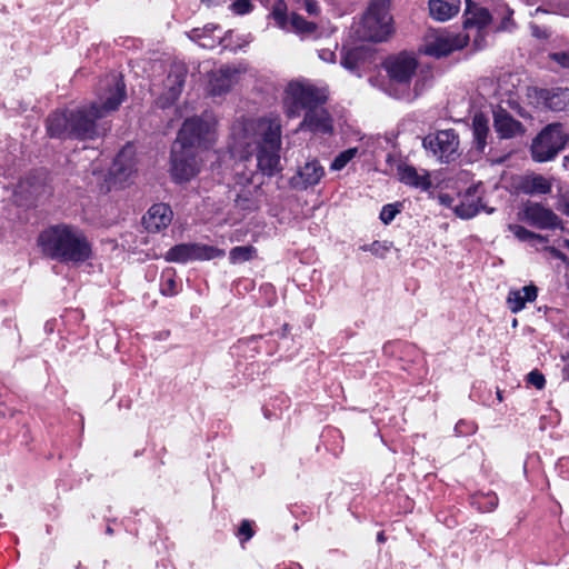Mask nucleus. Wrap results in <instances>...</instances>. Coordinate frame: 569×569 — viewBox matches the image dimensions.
<instances>
[{"instance_id":"obj_12","label":"nucleus","mask_w":569,"mask_h":569,"mask_svg":"<svg viewBox=\"0 0 569 569\" xmlns=\"http://www.w3.org/2000/svg\"><path fill=\"white\" fill-rule=\"evenodd\" d=\"M385 68L392 83L401 87L400 93H395V97L400 99L407 92L410 80L417 69V61L415 57L408 53H400L396 57L389 58L385 62Z\"/></svg>"},{"instance_id":"obj_37","label":"nucleus","mask_w":569,"mask_h":569,"mask_svg":"<svg viewBox=\"0 0 569 569\" xmlns=\"http://www.w3.org/2000/svg\"><path fill=\"white\" fill-rule=\"evenodd\" d=\"M477 425L473 421L459 420L455 426V433L458 437H467L476 433Z\"/></svg>"},{"instance_id":"obj_40","label":"nucleus","mask_w":569,"mask_h":569,"mask_svg":"<svg viewBox=\"0 0 569 569\" xmlns=\"http://www.w3.org/2000/svg\"><path fill=\"white\" fill-rule=\"evenodd\" d=\"M363 251H370L376 256L382 257L385 252L389 250V247L380 241H373L370 244H365L361 247Z\"/></svg>"},{"instance_id":"obj_10","label":"nucleus","mask_w":569,"mask_h":569,"mask_svg":"<svg viewBox=\"0 0 569 569\" xmlns=\"http://www.w3.org/2000/svg\"><path fill=\"white\" fill-rule=\"evenodd\" d=\"M224 250L203 243H180L170 248L164 258L169 262L186 263L192 260H212L224 257Z\"/></svg>"},{"instance_id":"obj_45","label":"nucleus","mask_w":569,"mask_h":569,"mask_svg":"<svg viewBox=\"0 0 569 569\" xmlns=\"http://www.w3.org/2000/svg\"><path fill=\"white\" fill-rule=\"evenodd\" d=\"M505 11L507 14L501 20V23L499 26L500 30H509L513 26V22L511 20V16L513 13L512 10L506 7Z\"/></svg>"},{"instance_id":"obj_6","label":"nucleus","mask_w":569,"mask_h":569,"mask_svg":"<svg viewBox=\"0 0 569 569\" xmlns=\"http://www.w3.org/2000/svg\"><path fill=\"white\" fill-rule=\"evenodd\" d=\"M568 140L563 126L559 122L546 126L531 143V157L537 162L552 160L566 146Z\"/></svg>"},{"instance_id":"obj_2","label":"nucleus","mask_w":569,"mask_h":569,"mask_svg":"<svg viewBox=\"0 0 569 569\" xmlns=\"http://www.w3.org/2000/svg\"><path fill=\"white\" fill-rule=\"evenodd\" d=\"M281 137L282 126L278 116L241 119L232 124L229 148L233 156L244 160L256 151L257 169L266 177H273L283 169Z\"/></svg>"},{"instance_id":"obj_19","label":"nucleus","mask_w":569,"mask_h":569,"mask_svg":"<svg viewBox=\"0 0 569 569\" xmlns=\"http://www.w3.org/2000/svg\"><path fill=\"white\" fill-rule=\"evenodd\" d=\"M136 171V162L133 158V149L131 146L124 147L114 158L110 167V176L114 182H127Z\"/></svg>"},{"instance_id":"obj_46","label":"nucleus","mask_w":569,"mask_h":569,"mask_svg":"<svg viewBox=\"0 0 569 569\" xmlns=\"http://www.w3.org/2000/svg\"><path fill=\"white\" fill-rule=\"evenodd\" d=\"M236 204L242 210H250L252 206V201L250 198L244 196H238L236 199Z\"/></svg>"},{"instance_id":"obj_3","label":"nucleus","mask_w":569,"mask_h":569,"mask_svg":"<svg viewBox=\"0 0 569 569\" xmlns=\"http://www.w3.org/2000/svg\"><path fill=\"white\" fill-rule=\"evenodd\" d=\"M326 100L325 93L309 83L299 81L290 82L283 97V108L289 118H295L306 110L299 129L315 133H330L332 120L328 111L322 107Z\"/></svg>"},{"instance_id":"obj_41","label":"nucleus","mask_w":569,"mask_h":569,"mask_svg":"<svg viewBox=\"0 0 569 569\" xmlns=\"http://www.w3.org/2000/svg\"><path fill=\"white\" fill-rule=\"evenodd\" d=\"M253 533L251 522L249 520H242L238 530V536L242 537L241 542L250 540L253 537Z\"/></svg>"},{"instance_id":"obj_51","label":"nucleus","mask_w":569,"mask_h":569,"mask_svg":"<svg viewBox=\"0 0 569 569\" xmlns=\"http://www.w3.org/2000/svg\"><path fill=\"white\" fill-rule=\"evenodd\" d=\"M565 247L569 249V239L563 240Z\"/></svg>"},{"instance_id":"obj_8","label":"nucleus","mask_w":569,"mask_h":569,"mask_svg":"<svg viewBox=\"0 0 569 569\" xmlns=\"http://www.w3.org/2000/svg\"><path fill=\"white\" fill-rule=\"evenodd\" d=\"M422 146L443 163H450L460 156L459 137L453 129L429 133L423 138Z\"/></svg>"},{"instance_id":"obj_17","label":"nucleus","mask_w":569,"mask_h":569,"mask_svg":"<svg viewBox=\"0 0 569 569\" xmlns=\"http://www.w3.org/2000/svg\"><path fill=\"white\" fill-rule=\"evenodd\" d=\"M481 184L470 186L460 197L459 203L453 208L455 213L461 219H471L481 210L491 213L493 209H488L481 202L480 194Z\"/></svg>"},{"instance_id":"obj_16","label":"nucleus","mask_w":569,"mask_h":569,"mask_svg":"<svg viewBox=\"0 0 569 569\" xmlns=\"http://www.w3.org/2000/svg\"><path fill=\"white\" fill-rule=\"evenodd\" d=\"M325 174V168L319 160L311 159L298 167L296 173L290 178L289 184L295 190H307L318 184Z\"/></svg>"},{"instance_id":"obj_1","label":"nucleus","mask_w":569,"mask_h":569,"mask_svg":"<svg viewBox=\"0 0 569 569\" xmlns=\"http://www.w3.org/2000/svg\"><path fill=\"white\" fill-rule=\"evenodd\" d=\"M126 84L118 74H108L100 81L98 100L72 109L57 110L46 121L51 138L94 140L110 130L103 118L116 111L126 99Z\"/></svg>"},{"instance_id":"obj_55","label":"nucleus","mask_w":569,"mask_h":569,"mask_svg":"<svg viewBox=\"0 0 569 569\" xmlns=\"http://www.w3.org/2000/svg\"><path fill=\"white\" fill-rule=\"evenodd\" d=\"M264 416L269 418L268 410H264Z\"/></svg>"},{"instance_id":"obj_5","label":"nucleus","mask_w":569,"mask_h":569,"mask_svg":"<svg viewBox=\"0 0 569 569\" xmlns=\"http://www.w3.org/2000/svg\"><path fill=\"white\" fill-rule=\"evenodd\" d=\"M391 0H371L356 32L360 40L386 41L393 32Z\"/></svg>"},{"instance_id":"obj_49","label":"nucleus","mask_w":569,"mask_h":569,"mask_svg":"<svg viewBox=\"0 0 569 569\" xmlns=\"http://www.w3.org/2000/svg\"><path fill=\"white\" fill-rule=\"evenodd\" d=\"M377 539H378L379 542H383L385 541L383 532H379L378 536H377Z\"/></svg>"},{"instance_id":"obj_13","label":"nucleus","mask_w":569,"mask_h":569,"mask_svg":"<svg viewBox=\"0 0 569 569\" xmlns=\"http://www.w3.org/2000/svg\"><path fill=\"white\" fill-rule=\"evenodd\" d=\"M519 220L530 227L541 230H552L561 227L560 218L542 203L527 201L518 212Z\"/></svg>"},{"instance_id":"obj_53","label":"nucleus","mask_w":569,"mask_h":569,"mask_svg":"<svg viewBox=\"0 0 569 569\" xmlns=\"http://www.w3.org/2000/svg\"><path fill=\"white\" fill-rule=\"evenodd\" d=\"M565 212L569 216V206H567Z\"/></svg>"},{"instance_id":"obj_26","label":"nucleus","mask_w":569,"mask_h":569,"mask_svg":"<svg viewBox=\"0 0 569 569\" xmlns=\"http://www.w3.org/2000/svg\"><path fill=\"white\" fill-rule=\"evenodd\" d=\"M551 182L541 174L525 176L519 182V190L529 196H542L551 192Z\"/></svg>"},{"instance_id":"obj_14","label":"nucleus","mask_w":569,"mask_h":569,"mask_svg":"<svg viewBox=\"0 0 569 569\" xmlns=\"http://www.w3.org/2000/svg\"><path fill=\"white\" fill-rule=\"evenodd\" d=\"M528 98L536 103L537 107L546 108L551 111H562L569 103L568 88H529Z\"/></svg>"},{"instance_id":"obj_21","label":"nucleus","mask_w":569,"mask_h":569,"mask_svg":"<svg viewBox=\"0 0 569 569\" xmlns=\"http://www.w3.org/2000/svg\"><path fill=\"white\" fill-rule=\"evenodd\" d=\"M172 210L166 203H156L150 207L143 217V224L150 232H159L166 229L172 221Z\"/></svg>"},{"instance_id":"obj_7","label":"nucleus","mask_w":569,"mask_h":569,"mask_svg":"<svg viewBox=\"0 0 569 569\" xmlns=\"http://www.w3.org/2000/svg\"><path fill=\"white\" fill-rule=\"evenodd\" d=\"M202 159L199 151L172 143L170 156V174L176 183H184L200 172Z\"/></svg>"},{"instance_id":"obj_31","label":"nucleus","mask_w":569,"mask_h":569,"mask_svg":"<svg viewBox=\"0 0 569 569\" xmlns=\"http://www.w3.org/2000/svg\"><path fill=\"white\" fill-rule=\"evenodd\" d=\"M471 505L481 512L493 511L498 506V497L495 492H479L472 496Z\"/></svg>"},{"instance_id":"obj_24","label":"nucleus","mask_w":569,"mask_h":569,"mask_svg":"<svg viewBox=\"0 0 569 569\" xmlns=\"http://www.w3.org/2000/svg\"><path fill=\"white\" fill-rule=\"evenodd\" d=\"M538 288L535 284L525 286L521 289H511L507 296V306L512 313L520 312L527 302L537 299Z\"/></svg>"},{"instance_id":"obj_35","label":"nucleus","mask_w":569,"mask_h":569,"mask_svg":"<svg viewBox=\"0 0 569 569\" xmlns=\"http://www.w3.org/2000/svg\"><path fill=\"white\" fill-rule=\"evenodd\" d=\"M361 51L358 48L346 51L341 58V64L350 70L356 71L359 68V59Z\"/></svg>"},{"instance_id":"obj_32","label":"nucleus","mask_w":569,"mask_h":569,"mask_svg":"<svg viewBox=\"0 0 569 569\" xmlns=\"http://www.w3.org/2000/svg\"><path fill=\"white\" fill-rule=\"evenodd\" d=\"M509 231L520 241L522 242H539L547 243L548 238L546 236L536 233L533 231L528 230L523 226L520 224H509Z\"/></svg>"},{"instance_id":"obj_4","label":"nucleus","mask_w":569,"mask_h":569,"mask_svg":"<svg viewBox=\"0 0 569 569\" xmlns=\"http://www.w3.org/2000/svg\"><path fill=\"white\" fill-rule=\"evenodd\" d=\"M42 252L60 262L82 263L91 258L92 244L84 231L68 223L44 229L38 238Z\"/></svg>"},{"instance_id":"obj_15","label":"nucleus","mask_w":569,"mask_h":569,"mask_svg":"<svg viewBox=\"0 0 569 569\" xmlns=\"http://www.w3.org/2000/svg\"><path fill=\"white\" fill-rule=\"evenodd\" d=\"M467 43L465 37L449 32H440L428 39L423 46V53L435 58L450 54L455 50L462 49Z\"/></svg>"},{"instance_id":"obj_9","label":"nucleus","mask_w":569,"mask_h":569,"mask_svg":"<svg viewBox=\"0 0 569 569\" xmlns=\"http://www.w3.org/2000/svg\"><path fill=\"white\" fill-rule=\"evenodd\" d=\"M211 123L200 117L186 119L173 143L183 144L197 151L208 148L211 142Z\"/></svg>"},{"instance_id":"obj_54","label":"nucleus","mask_w":569,"mask_h":569,"mask_svg":"<svg viewBox=\"0 0 569 569\" xmlns=\"http://www.w3.org/2000/svg\"><path fill=\"white\" fill-rule=\"evenodd\" d=\"M512 326L516 327L517 326V319H513L512 321Z\"/></svg>"},{"instance_id":"obj_47","label":"nucleus","mask_w":569,"mask_h":569,"mask_svg":"<svg viewBox=\"0 0 569 569\" xmlns=\"http://www.w3.org/2000/svg\"><path fill=\"white\" fill-rule=\"evenodd\" d=\"M319 57L320 59H322L323 61H329V62H332L335 61V58H336V54L333 51L329 50V49H325V50H321L319 52Z\"/></svg>"},{"instance_id":"obj_22","label":"nucleus","mask_w":569,"mask_h":569,"mask_svg":"<svg viewBox=\"0 0 569 569\" xmlns=\"http://www.w3.org/2000/svg\"><path fill=\"white\" fill-rule=\"evenodd\" d=\"M461 0H428L429 17L438 22H446L460 11Z\"/></svg>"},{"instance_id":"obj_52","label":"nucleus","mask_w":569,"mask_h":569,"mask_svg":"<svg viewBox=\"0 0 569 569\" xmlns=\"http://www.w3.org/2000/svg\"><path fill=\"white\" fill-rule=\"evenodd\" d=\"M298 529H299V526H298V523H296V525L293 526V530H296V531H297Z\"/></svg>"},{"instance_id":"obj_23","label":"nucleus","mask_w":569,"mask_h":569,"mask_svg":"<svg viewBox=\"0 0 569 569\" xmlns=\"http://www.w3.org/2000/svg\"><path fill=\"white\" fill-rule=\"evenodd\" d=\"M491 20L490 12L483 7H479L471 0H466V10L463 14L465 29L477 28L481 30L487 27Z\"/></svg>"},{"instance_id":"obj_39","label":"nucleus","mask_w":569,"mask_h":569,"mask_svg":"<svg viewBox=\"0 0 569 569\" xmlns=\"http://www.w3.org/2000/svg\"><path fill=\"white\" fill-rule=\"evenodd\" d=\"M230 9L237 14H246L252 10L250 0H232Z\"/></svg>"},{"instance_id":"obj_33","label":"nucleus","mask_w":569,"mask_h":569,"mask_svg":"<svg viewBox=\"0 0 569 569\" xmlns=\"http://www.w3.org/2000/svg\"><path fill=\"white\" fill-rule=\"evenodd\" d=\"M257 254V249L253 246H237L229 252V260L232 264L243 263L253 259Z\"/></svg>"},{"instance_id":"obj_11","label":"nucleus","mask_w":569,"mask_h":569,"mask_svg":"<svg viewBox=\"0 0 569 569\" xmlns=\"http://www.w3.org/2000/svg\"><path fill=\"white\" fill-rule=\"evenodd\" d=\"M271 16L277 26L282 30L292 31L303 39L318 37V26L315 22L307 21L296 12L288 17L286 4L282 1L273 6Z\"/></svg>"},{"instance_id":"obj_34","label":"nucleus","mask_w":569,"mask_h":569,"mask_svg":"<svg viewBox=\"0 0 569 569\" xmlns=\"http://www.w3.org/2000/svg\"><path fill=\"white\" fill-rule=\"evenodd\" d=\"M358 153V148H349L340 152L331 162V170H342Z\"/></svg>"},{"instance_id":"obj_27","label":"nucleus","mask_w":569,"mask_h":569,"mask_svg":"<svg viewBox=\"0 0 569 569\" xmlns=\"http://www.w3.org/2000/svg\"><path fill=\"white\" fill-rule=\"evenodd\" d=\"M400 181L410 187L420 189L422 191L428 190L431 187V180L428 171H418L412 166H405L399 168Z\"/></svg>"},{"instance_id":"obj_50","label":"nucleus","mask_w":569,"mask_h":569,"mask_svg":"<svg viewBox=\"0 0 569 569\" xmlns=\"http://www.w3.org/2000/svg\"><path fill=\"white\" fill-rule=\"evenodd\" d=\"M112 532H113L112 528L111 527H107V533L108 535H112Z\"/></svg>"},{"instance_id":"obj_30","label":"nucleus","mask_w":569,"mask_h":569,"mask_svg":"<svg viewBox=\"0 0 569 569\" xmlns=\"http://www.w3.org/2000/svg\"><path fill=\"white\" fill-rule=\"evenodd\" d=\"M179 290L180 283L176 279V271L171 268L163 270L160 276V292L163 296L173 297Z\"/></svg>"},{"instance_id":"obj_25","label":"nucleus","mask_w":569,"mask_h":569,"mask_svg":"<svg viewBox=\"0 0 569 569\" xmlns=\"http://www.w3.org/2000/svg\"><path fill=\"white\" fill-rule=\"evenodd\" d=\"M221 31L218 24L208 23L203 28H194L188 32L190 40L197 42L201 48L213 49L221 42V36L216 34Z\"/></svg>"},{"instance_id":"obj_48","label":"nucleus","mask_w":569,"mask_h":569,"mask_svg":"<svg viewBox=\"0 0 569 569\" xmlns=\"http://www.w3.org/2000/svg\"><path fill=\"white\" fill-rule=\"evenodd\" d=\"M207 7L220 6L223 1L221 0H201Z\"/></svg>"},{"instance_id":"obj_29","label":"nucleus","mask_w":569,"mask_h":569,"mask_svg":"<svg viewBox=\"0 0 569 569\" xmlns=\"http://www.w3.org/2000/svg\"><path fill=\"white\" fill-rule=\"evenodd\" d=\"M187 72L182 67L172 68L166 80V88L168 89V99L176 100L182 91L186 82Z\"/></svg>"},{"instance_id":"obj_28","label":"nucleus","mask_w":569,"mask_h":569,"mask_svg":"<svg viewBox=\"0 0 569 569\" xmlns=\"http://www.w3.org/2000/svg\"><path fill=\"white\" fill-rule=\"evenodd\" d=\"M489 134V121L482 113H476L472 119L473 144L477 151L483 152L487 147Z\"/></svg>"},{"instance_id":"obj_36","label":"nucleus","mask_w":569,"mask_h":569,"mask_svg":"<svg viewBox=\"0 0 569 569\" xmlns=\"http://www.w3.org/2000/svg\"><path fill=\"white\" fill-rule=\"evenodd\" d=\"M400 208L401 203L399 202L385 204L380 211V220L385 224L391 223V221H393L396 216L400 212Z\"/></svg>"},{"instance_id":"obj_38","label":"nucleus","mask_w":569,"mask_h":569,"mask_svg":"<svg viewBox=\"0 0 569 569\" xmlns=\"http://www.w3.org/2000/svg\"><path fill=\"white\" fill-rule=\"evenodd\" d=\"M527 382L538 390H542L546 386L545 376L537 369L530 371L526 378Z\"/></svg>"},{"instance_id":"obj_18","label":"nucleus","mask_w":569,"mask_h":569,"mask_svg":"<svg viewBox=\"0 0 569 569\" xmlns=\"http://www.w3.org/2000/svg\"><path fill=\"white\" fill-rule=\"evenodd\" d=\"M242 72L241 68L234 66H224L212 72L209 81V90L212 96L227 93L239 80Z\"/></svg>"},{"instance_id":"obj_56","label":"nucleus","mask_w":569,"mask_h":569,"mask_svg":"<svg viewBox=\"0 0 569 569\" xmlns=\"http://www.w3.org/2000/svg\"><path fill=\"white\" fill-rule=\"evenodd\" d=\"M497 395H498L499 400H501V395L499 391L497 392Z\"/></svg>"},{"instance_id":"obj_20","label":"nucleus","mask_w":569,"mask_h":569,"mask_svg":"<svg viewBox=\"0 0 569 569\" xmlns=\"http://www.w3.org/2000/svg\"><path fill=\"white\" fill-rule=\"evenodd\" d=\"M493 128L501 139H512L522 136L526 131L520 121L501 108L493 111Z\"/></svg>"},{"instance_id":"obj_42","label":"nucleus","mask_w":569,"mask_h":569,"mask_svg":"<svg viewBox=\"0 0 569 569\" xmlns=\"http://www.w3.org/2000/svg\"><path fill=\"white\" fill-rule=\"evenodd\" d=\"M550 58L562 68H569V49L565 51L553 52Z\"/></svg>"},{"instance_id":"obj_43","label":"nucleus","mask_w":569,"mask_h":569,"mask_svg":"<svg viewBox=\"0 0 569 569\" xmlns=\"http://www.w3.org/2000/svg\"><path fill=\"white\" fill-rule=\"evenodd\" d=\"M303 8L310 16H317L320 12V7L317 0H303Z\"/></svg>"},{"instance_id":"obj_44","label":"nucleus","mask_w":569,"mask_h":569,"mask_svg":"<svg viewBox=\"0 0 569 569\" xmlns=\"http://www.w3.org/2000/svg\"><path fill=\"white\" fill-rule=\"evenodd\" d=\"M545 251H547L550 254V257L553 259H558L563 262L567 261V256L553 246L545 247Z\"/></svg>"}]
</instances>
